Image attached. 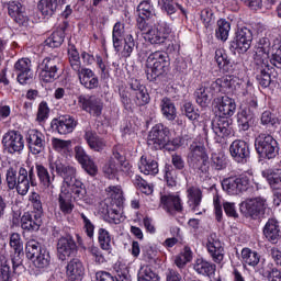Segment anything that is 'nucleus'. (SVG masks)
<instances>
[{"label": "nucleus", "mask_w": 281, "mask_h": 281, "mask_svg": "<svg viewBox=\"0 0 281 281\" xmlns=\"http://www.w3.org/2000/svg\"><path fill=\"white\" fill-rule=\"evenodd\" d=\"M85 139L88 146L91 148V150H95L97 153H100L101 150H104V148H106V142H104V138H101L100 136H98V134L92 130L86 131Z\"/></svg>", "instance_id": "473e14b6"}, {"label": "nucleus", "mask_w": 281, "mask_h": 281, "mask_svg": "<svg viewBox=\"0 0 281 281\" xmlns=\"http://www.w3.org/2000/svg\"><path fill=\"white\" fill-rule=\"evenodd\" d=\"M65 41V31L63 29L53 32V34L45 41L47 47H60Z\"/></svg>", "instance_id": "8fccbe9b"}, {"label": "nucleus", "mask_w": 281, "mask_h": 281, "mask_svg": "<svg viewBox=\"0 0 281 281\" xmlns=\"http://www.w3.org/2000/svg\"><path fill=\"white\" fill-rule=\"evenodd\" d=\"M138 281H159V276L153 271L150 266H142L137 273Z\"/></svg>", "instance_id": "de8ad7c7"}, {"label": "nucleus", "mask_w": 281, "mask_h": 281, "mask_svg": "<svg viewBox=\"0 0 281 281\" xmlns=\"http://www.w3.org/2000/svg\"><path fill=\"white\" fill-rule=\"evenodd\" d=\"M222 188L231 195L240 194L249 188V179L247 177H229L222 181Z\"/></svg>", "instance_id": "f8f14e48"}, {"label": "nucleus", "mask_w": 281, "mask_h": 281, "mask_svg": "<svg viewBox=\"0 0 281 281\" xmlns=\"http://www.w3.org/2000/svg\"><path fill=\"white\" fill-rule=\"evenodd\" d=\"M138 12V21H146L147 23H150V19L155 16V8H153V4H150V1L145 0L140 2L137 7Z\"/></svg>", "instance_id": "e433bc0d"}, {"label": "nucleus", "mask_w": 281, "mask_h": 281, "mask_svg": "<svg viewBox=\"0 0 281 281\" xmlns=\"http://www.w3.org/2000/svg\"><path fill=\"white\" fill-rule=\"evenodd\" d=\"M48 168L50 172H56L58 177H61V188L69 190L74 196V201H82L87 196V189L82 181L76 178V169L74 166L66 164L65 159L56 156L48 157Z\"/></svg>", "instance_id": "f257e3e1"}, {"label": "nucleus", "mask_w": 281, "mask_h": 281, "mask_svg": "<svg viewBox=\"0 0 281 281\" xmlns=\"http://www.w3.org/2000/svg\"><path fill=\"white\" fill-rule=\"evenodd\" d=\"M21 227L26 232H38L41 227V214L26 212L21 217Z\"/></svg>", "instance_id": "cd10ccee"}, {"label": "nucleus", "mask_w": 281, "mask_h": 281, "mask_svg": "<svg viewBox=\"0 0 281 281\" xmlns=\"http://www.w3.org/2000/svg\"><path fill=\"white\" fill-rule=\"evenodd\" d=\"M137 27L143 33L145 41L150 43V45H162L172 32L170 24L161 20H156V22L137 20Z\"/></svg>", "instance_id": "7ed1b4c3"}, {"label": "nucleus", "mask_w": 281, "mask_h": 281, "mask_svg": "<svg viewBox=\"0 0 281 281\" xmlns=\"http://www.w3.org/2000/svg\"><path fill=\"white\" fill-rule=\"evenodd\" d=\"M37 8L43 16H53L58 10V0H41Z\"/></svg>", "instance_id": "ea45409f"}, {"label": "nucleus", "mask_w": 281, "mask_h": 281, "mask_svg": "<svg viewBox=\"0 0 281 281\" xmlns=\"http://www.w3.org/2000/svg\"><path fill=\"white\" fill-rule=\"evenodd\" d=\"M254 35L251 31L247 27H241L237 30L235 42H233V47L239 53L245 54L251 47V41Z\"/></svg>", "instance_id": "6ab92c4d"}, {"label": "nucleus", "mask_w": 281, "mask_h": 281, "mask_svg": "<svg viewBox=\"0 0 281 281\" xmlns=\"http://www.w3.org/2000/svg\"><path fill=\"white\" fill-rule=\"evenodd\" d=\"M106 214L114 225H120L122 223V205L112 204V206L108 207Z\"/></svg>", "instance_id": "6e6d98bb"}, {"label": "nucleus", "mask_w": 281, "mask_h": 281, "mask_svg": "<svg viewBox=\"0 0 281 281\" xmlns=\"http://www.w3.org/2000/svg\"><path fill=\"white\" fill-rule=\"evenodd\" d=\"M2 144L10 155L21 153L25 148V139L23 135L16 131L7 132L2 137Z\"/></svg>", "instance_id": "9b49d317"}, {"label": "nucleus", "mask_w": 281, "mask_h": 281, "mask_svg": "<svg viewBox=\"0 0 281 281\" xmlns=\"http://www.w3.org/2000/svg\"><path fill=\"white\" fill-rule=\"evenodd\" d=\"M29 201L32 203L37 214L41 215L43 212V202L41 201V194H38L37 192H32L29 196Z\"/></svg>", "instance_id": "338daca9"}, {"label": "nucleus", "mask_w": 281, "mask_h": 281, "mask_svg": "<svg viewBox=\"0 0 281 281\" xmlns=\"http://www.w3.org/2000/svg\"><path fill=\"white\" fill-rule=\"evenodd\" d=\"M263 236L276 245L280 240V225L277 220H269L263 227Z\"/></svg>", "instance_id": "2f4dec72"}, {"label": "nucleus", "mask_w": 281, "mask_h": 281, "mask_svg": "<svg viewBox=\"0 0 281 281\" xmlns=\"http://www.w3.org/2000/svg\"><path fill=\"white\" fill-rule=\"evenodd\" d=\"M193 269L199 276H204L205 278H212L216 273V265L204 259H196Z\"/></svg>", "instance_id": "72a5a7b5"}, {"label": "nucleus", "mask_w": 281, "mask_h": 281, "mask_svg": "<svg viewBox=\"0 0 281 281\" xmlns=\"http://www.w3.org/2000/svg\"><path fill=\"white\" fill-rule=\"evenodd\" d=\"M57 202L60 212L65 215L71 214V212H74V207H76V205H74V195L65 187H61Z\"/></svg>", "instance_id": "a878e982"}, {"label": "nucleus", "mask_w": 281, "mask_h": 281, "mask_svg": "<svg viewBox=\"0 0 281 281\" xmlns=\"http://www.w3.org/2000/svg\"><path fill=\"white\" fill-rule=\"evenodd\" d=\"M211 166L215 170H225L227 168V156L223 153L212 154Z\"/></svg>", "instance_id": "603ef678"}, {"label": "nucleus", "mask_w": 281, "mask_h": 281, "mask_svg": "<svg viewBox=\"0 0 281 281\" xmlns=\"http://www.w3.org/2000/svg\"><path fill=\"white\" fill-rule=\"evenodd\" d=\"M108 199H111L112 205H124V193L122 192V187L110 186L105 189Z\"/></svg>", "instance_id": "4c0bfd02"}, {"label": "nucleus", "mask_w": 281, "mask_h": 281, "mask_svg": "<svg viewBox=\"0 0 281 281\" xmlns=\"http://www.w3.org/2000/svg\"><path fill=\"white\" fill-rule=\"evenodd\" d=\"M113 45L116 52H120V47H122V41L124 38V24L121 22H116L113 26L112 32Z\"/></svg>", "instance_id": "c03bdc74"}, {"label": "nucleus", "mask_w": 281, "mask_h": 281, "mask_svg": "<svg viewBox=\"0 0 281 281\" xmlns=\"http://www.w3.org/2000/svg\"><path fill=\"white\" fill-rule=\"evenodd\" d=\"M229 153L237 164H247L249 159V144L245 140H234L229 146Z\"/></svg>", "instance_id": "a211bd4d"}, {"label": "nucleus", "mask_w": 281, "mask_h": 281, "mask_svg": "<svg viewBox=\"0 0 281 281\" xmlns=\"http://www.w3.org/2000/svg\"><path fill=\"white\" fill-rule=\"evenodd\" d=\"M160 205L166 210V212H168V214H175V212H183V202H181V198H179V195H161Z\"/></svg>", "instance_id": "393cba45"}, {"label": "nucleus", "mask_w": 281, "mask_h": 281, "mask_svg": "<svg viewBox=\"0 0 281 281\" xmlns=\"http://www.w3.org/2000/svg\"><path fill=\"white\" fill-rule=\"evenodd\" d=\"M37 177L47 192V194H54V190H56V186H54V181L56 179V175H49V171L43 165H36Z\"/></svg>", "instance_id": "b1692460"}, {"label": "nucleus", "mask_w": 281, "mask_h": 281, "mask_svg": "<svg viewBox=\"0 0 281 281\" xmlns=\"http://www.w3.org/2000/svg\"><path fill=\"white\" fill-rule=\"evenodd\" d=\"M14 71L20 85H27V82L32 81L34 78V72H32V60H30V58L19 59L14 64Z\"/></svg>", "instance_id": "4468645a"}, {"label": "nucleus", "mask_w": 281, "mask_h": 281, "mask_svg": "<svg viewBox=\"0 0 281 281\" xmlns=\"http://www.w3.org/2000/svg\"><path fill=\"white\" fill-rule=\"evenodd\" d=\"M41 251H43V248H41V244H38V241L35 239H30L26 243L25 254L29 260H34L41 254Z\"/></svg>", "instance_id": "3c124183"}, {"label": "nucleus", "mask_w": 281, "mask_h": 281, "mask_svg": "<svg viewBox=\"0 0 281 281\" xmlns=\"http://www.w3.org/2000/svg\"><path fill=\"white\" fill-rule=\"evenodd\" d=\"M160 109L164 117L170 122L177 119V108L170 98L165 97L160 101Z\"/></svg>", "instance_id": "c9c22d12"}, {"label": "nucleus", "mask_w": 281, "mask_h": 281, "mask_svg": "<svg viewBox=\"0 0 281 281\" xmlns=\"http://www.w3.org/2000/svg\"><path fill=\"white\" fill-rule=\"evenodd\" d=\"M98 240L101 249L104 251H111V243L113 238H111V234L105 228H99L98 231Z\"/></svg>", "instance_id": "09e8293b"}, {"label": "nucleus", "mask_w": 281, "mask_h": 281, "mask_svg": "<svg viewBox=\"0 0 281 281\" xmlns=\"http://www.w3.org/2000/svg\"><path fill=\"white\" fill-rule=\"evenodd\" d=\"M133 183L143 194H153V186L148 184L140 176H134Z\"/></svg>", "instance_id": "4d7b16f0"}, {"label": "nucleus", "mask_w": 281, "mask_h": 281, "mask_svg": "<svg viewBox=\"0 0 281 281\" xmlns=\"http://www.w3.org/2000/svg\"><path fill=\"white\" fill-rule=\"evenodd\" d=\"M138 169L143 175L155 176L159 173V164L148 156H142L138 161Z\"/></svg>", "instance_id": "c756f323"}, {"label": "nucleus", "mask_w": 281, "mask_h": 281, "mask_svg": "<svg viewBox=\"0 0 281 281\" xmlns=\"http://www.w3.org/2000/svg\"><path fill=\"white\" fill-rule=\"evenodd\" d=\"M79 102H81L83 111H87L95 117H100V115H102V109H104L102 100L95 97H83L80 98Z\"/></svg>", "instance_id": "5701e85b"}, {"label": "nucleus", "mask_w": 281, "mask_h": 281, "mask_svg": "<svg viewBox=\"0 0 281 281\" xmlns=\"http://www.w3.org/2000/svg\"><path fill=\"white\" fill-rule=\"evenodd\" d=\"M80 217L83 221V229L88 236V238H93V234L95 232V225L91 223V220L85 215V213H80Z\"/></svg>", "instance_id": "0e129e2a"}, {"label": "nucleus", "mask_w": 281, "mask_h": 281, "mask_svg": "<svg viewBox=\"0 0 281 281\" xmlns=\"http://www.w3.org/2000/svg\"><path fill=\"white\" fill-rule=\"evenodd\" d=\"M189 166L199 175L207 172L210 166V157L205 153V147L199 145H191L188 155Z\"/></svg>", "instance_id": "0eeeda50"}, {"label": "nucleus", "mask_w": 281, "mask_h": 281, "mask_svg": "<svg viewBox=\"0 0 281 281\" xmlns=\"http://www.w3.org/2000/svg\"><path fill=\"white\" fill-rule=\"evenodd\" d=\"M80 85H82L86 89H98L100 81L98 80V76L95 72L89 68H80L77 71Z\"/></svg>", "instance_id": "bb28decb"}, {"label": "nucleus", "mask_w": 281, "mask_h": 281, "mask_svg": "<svg viewBox=\"0 0 281 281\" xmlns=\"http://www.w3.org/2000/svg\"><path fill=\"white\" fill-rule=\"evenodd\" d=\"M271 190H281V169H266L261 172Z\"/></svg>", "instance_id": "f704fd0d"}, {"label": "nucleus", "mask_w": 281, "mask_h": 281, "mask_svg": "<svg viewBox=\"0 0 281 281\" xmlns=\"http://www.w3.org/2000/svg\"><path fill=\"white\" fill-rule=\"evenodd\" d=\"M206 249L213 262H216V265H221V262L225 260V248H223V244L216 233H212L207 237Z\"/></svg>", "instance_id": "ddd939ff"}, {"label": "nucleus", "mask_w": 281, "mask_h": 281, "mask_svg": "<svg viewBox=\"0 0 281 281\" xmlns=\"http://www.w3.org/2000/svg\"><path fill=\"white\" fill-rule=\"evenodd\" d=\"M12 279V269L10 261L5 260L0 265V281H10Z\"/></svg>", "instance_id": "e2e57ef3"}, {"label": "nucleus", "mask_w": 281, "mask_h": 281, "mask_svg": "<svg viewBox=\"0 0 281 281\" xmlns=\"http://www.w3.org/2000/svg\"><path fill=\"white\" fill-rule=\"evenodd\" d=\"M8 12L11 19L19 25H27V15H25V7L19 1H9Z\"/></svg>", "instance_id": "4be33fe9"}, {"label": "nucleus", "mask_w": 281, "mask_h": 281, "mask_svg": "<svg viewBox=\"0 0 281 281\" xmlns=\"http://www.w3.org/2000/svg\"><path fill=\"white\" fill-rule=\"evenodd\" d=\"M241 260L248 267H257L260 263V255L249 248H244L241 250Z\"/></svg>", "instance_id": "79ce46f5"}, {"label": "nucleus", "mask_w": 281, "mask_h": 281, "mask_svg": "<svg viewBox=\"0 0 281 281\" xmlns=\"http://www.w3.org/2000/svg\"><path fill=\"white\" fill-rule=\"evenodd\" d=\"M52 145H53L54 150H56L57 153H67V150H69V148H71V140L53 138Z\"/></svg>", "instance_id": "052dcab7"}, {"label": "nucleus", "mask_w": 281, "mask_h": 281, "mask_svg": "<svg viewBox=\"0 0 281 281\" xmlns=\"http://www.w3.org/2000/svg\"><path fill=\"white\" fill-rule=\"evenodd\" d=\"M9 245L15 254H21L23 251V240H21V235L19 233L11 234Z\"/></svg>", "instance_id": "bf43d9fd"}, {"label": "nucleus", "mask_w": 281, "mask_h": 281, "mask_svg": "<svg viewBox=\"0 0 281 281\" xmlns=\"http://www.w3.org/2000/svg\"><path fill=\"white\" fill-rule=\"evenodd\" d=\"M124 167L120 165V162H115V159H110L104 166H103V173L108 179H115Z\"/></svg>", "instance_id": "a19ab883"}, {"label": "nucleus", "mask_w": 281, "mask_h": 281, "mask_svg": "<svg viewBox=\"0 0 281 281\" xmlns=\"http://www.w3.org/2000/svg\"><path fill=\"white\" fill-rule=\"evenodd\" d=\"M26 142L32 155H41L45 150V135L37 130L27 131Z\"/></svg>", "instance_id": "dca6fc26"}, {"label": "nucleus", "mask_w": 281, "mask_h": 281, "mask_svg": "<svg viewBox=\"0 0 281 281\" xmlns=\"http://www.w3.org/2000/svg\"><path fill=\"white\" fill-rule=\"evenodd\" d=\"M131 89L133 91V101L136 106H146L150 102V94H148V89L146 86L142 85L139 80L132 79Z\"/></svg>", "instance_id": "aec40b11"}, {"label": "nucleus", "mask_w": 281, "mask_h": 281, "mask_svg": "<svg viewBox=\"0 0 281 281\" xmlns=\"http://www.w3.org/2000/svg\"><path fill=\"white\" fill-rule=\"evenodd\" d=\"M78 122L70 115H63L52 121V128H55L59 135L74 133Z\"/></svg>", "instance_id": "412c9836"}, {"label": "nucleus", "mask_w": 281, "mask_h": 281, "mask_svg": "<svg viewBox=\"0 0 281 281\" xmlns=\"http://www.w3.org/2000/svg\"><path fill=\"white\" fill-rule=\"evenodd\" d=\"M220 116L212 121V131L216 135L217 142L232 135V115L236 113V101L227 95L215 99Z\"/></svg>", "instance_id": "f03ea898"}, {"label": "nucleus", "mask_w": 281, "mask_h": 281, "mask_svg": "<svg viewBox=\"0 0 281 281\" xmlns=\"http://www.w3.org/2000/svg\"><path fill=\"white\" fill-rule=\"evenodd\" d=\"M170 142V130L162 124L154 126L147 137V144L155 150H161L166 148V145Z\"/></svg>", "instance_id": "9d476101"}, {"label": "nucleus", "mask_w": 281, "mask_h": 281, "mask_svg": "<svg viewBox=\"0 0 281 281\" xmlns=\"http://www.w3.org/2000/svg\"><path fill=\"white\" fill-rule=\"evenodd\" d=\"M42 82H54L60 78V58L46 57L38 66Z\"/></svg>", "instance_id": "6e6552de"}, {"label": "nucleus", "mask_w": 281, "mask_h": 281, "mask_svg": "<svg viewBox=\"0 0 281 281\" xmlns=\"http://www.w3.org/2000/svg\"><path fill=\"white\" fill-rule=\"evenodd\" d=\"M237 124L240 131H247L248 128L251 127V124H254V115L247 112V110H241L237 114Z\"/></svg>", "instance_id": "a18cd8bd"}, {"label": "nucleus", "mask_w": 281, "mask_h": 281, "mask_svg": "<svg viewBox=\"0 0 281 281\" xmlns=\"http://www.w3.org/2000/svg\"><path fill=\"white\" fill-rule=\"evenodd\" d=\"M214 93L216 91L212 88V83H206L195 91V100L200 106H207Z\"/></svg>", "instance_id": "7c9ffc66"}, {"label": "nucleus", "mask_w": 281, "mask_h": 281, "mask_svg": "<svg viewBox=\"0 0 281 281\" xmlns=\"http://www.w3.org/2000/svg\"><path fill=\"white\" fill-rule=\"evenodd\" d=\"M66 274L69 280H82V276H85V266L80 259H72L66 266Z\"/></svg>", "instance_id": "c85d7f7f"}, {"label": "nucleus", "mask_w": 281, "mask_h": 281, "mask_svg": "<svg viewBox=\"0 0 281 281\" xmlns=\"http://www.w3.org/2000/svg\"><path fill=\"white\" fill-rule=\"evenodd\" d=\"M255 148L262 159H276L280 151L278 140L270 134L261 133L255 139Z\"/></svg>", "instance_id": "423d86ee"}, {"label": "nucleus", "mask_w": 281, "mask_h": 281, "mask_svg": "<svg viewBox=\"0 0 281 281\" xmlns=\"http://www.w3.org/2000/svg\"><path fill=\"white\" fill-rule=\"evenodd\" d=\"M7 186L9 190H16L18 194L25 196L30 192V178H27V169L21 167L16 175V168L10 167L5 175Z\"/></svg>", "instance_id": "20e7f679"}, {"label": "nucleus", "mask_w": 281, "mask_h": 281, "mask_svg": "<svg viewBox=\"0 0 281 281\" xmlns=\"http://www.w3.org/2000/svg\"><path fill=\"white\" fill-rule=\"evenodd\" d=\"M211 85L215 93H234V91L240 87L238 83V78L234 76L221 77L211 82Z\"/></svg>", "instance_id": "2eb2a0df"}, {"label": "nucleus", "mask_w": 281, "mask_h": 281, "mask_svg": "<svg viewBox=\"0 0 281 281\" xmlns=\"http://www.w3.org/2000/svg\"><path fill=\"white\" fill-rule=\"evenodd\" d=\"M241 207L245 210L247 216H250L254 221H258L265 218V214L269 210V204L265 198H255L243 202Z\"/></svg>", "instance_id": "1a4fd4ad"}, {"label": "nucleus", "mask_w": 281, "mask_h": 281, "mask_svg": "<svg viewBox=\"0 0 281 281\" xmlns=\"http://www.w3.org/2000/svg\"><path fill=\"white\" fill-rule=\"evenodd\" d=\"M170 65L168 61V54L157 50L147 57L146 67H147V76L150 80H157L159 76H164L166 74V69Z\"/></svg>", "instance_id": "39448f33"}, {"label": "nucleus", "mask_w": 281, "mask_h": 281, "mask_svg": "<svg viewBox=\"0 0 281 281\" xmlns=\"http://www.w3.org/2000/svg\"><path fill=\"white\" fill-rule=\"evenodd\" d=\"M261 124L263 126H276L279 124V121L270 111H265L261 114Z\"/></svg>", "instance_id": "69168bd1"}, {"label": "nucleus", "mask_w": 281, "mask_h": 281, "mask_svg": "<svg viewBox=\"0 0 281 281\" xmlns=\"http://www.w3.org/2000/svg\"><path fill=\"white\" fill-rule=\"evenodd\" d=\"M47 117H49V105H47V102L42 101L37 108L36 120L37 122H45Z\"/></svg>", "instance_id": "680f3d73"}, {"label": "nucleus", "mask_w": 281, "mask_h": 281, "mask_svg": "<svg viewBox=\"0 0 281 281\" xmlns=\"http://www.w3.org/2000/svg\"><path fill=\"white\" fill-rule=\"evenodd\" d=\"M37 269H45L52 262V256L47 249H42L41 252L33 259Z\"/></svg>", "instance_id": "864d4df0"}, {"label": "nucleus", "mask_w": 281, "mask_h": 281, "mask_svg": "<svg viewBox=\"0 0 281 281\" xmlns=\"http://www.w3.org/2000/svg\"><path fill=\"white\" fill-rule=\"evenodd\" d=\"M165 179L171 188L177 186V171L170 166L165 167Z\"/></svg>", "instance_id": "774afa93"}, {"label": "nucleus", "mask_w": 281, "mask_h": 281, "mask_svg": "<svg viewBox=\"0 0 281 281\" xmlns=\"http://www.w3.org/2000/svg\"><path fill=\"white\" fill-rule=\"evenodd\" d=\"M187 194L189 199V205L193 206L192 210H196V207L201 205V200L203 199V193L201 192V189L196 187H191L187 190Z\"/></svg>", "instance_id": "37998d69"}, {"label": "nucleus", "mask_w": 281, "mask_h": 281, "mask_svg": "<svg viewBox=\"0 0 281 281\" xmlns=\"http://www.w3.org/2000/svg\"><path fill=\"white\" fill-rule=\"evenodd\" d=\"M232 30V24L227 20H218L217 29L215 30L216 38L220 41H227L229 38V31Z\"/></svg>", "instance_id": "49530a36"}, {"label": "nucleus", "mask_w": 281, "mask_h": 281, "mask_svg": "<svg viewBox=\"0 0 281 281\" xmlns=\"http://www.w3.org/2000/svg\"><path fill=\"white\" fill-rule=\"evenodd\" d=\"M215 61L220 69H227V65H229V57L227 56V52L223 48H218L215 50Z\"/></svg>", "instance_id": "13d9d810"}, {"label": "nucleus", "mask_w": 281, "mask_h": 281, "mask_svg": "<svg viewBox=\"0 0 281 281\" xmlns=\"http://www.w3.org/2000/svg\"><path fill=\"white\" fill-rule=\"evenodd\" d=\"M188 262H192V250L189 247H184L183 251L175 259V265L178 269H183Z\"/></svg>", "instance_id": "5fc2aeb1"}, {"label": "nucleus", "mask_w": 281, "mask_h": 281, "mask_svg": "<svg viewBox=\"0 0 281 281\" xmlns=\"http://www.w3.org/2000/svg\"><path fill=\"white\" fill-rule=\"evenodd\" d=\"M76 251H78V246L72 237H61L57 241V256L59 260H67V258H71V256H76Z\"/></svg>", "instance_id": "f3484780"}, {"label": "nucleus", "mask_w": 281, "mask_h": 281, "mask_svg": "<svg viewBox=\"0 0 281 281\" xmlns=\"http://www.w3.org/2000/svg\"><path fill=\"white\" fill-rule=\"evenodd\" d=\"M68 60L74 71H80V69H82L80 53H78V48H76L74 44H68Z\"/></svg>", "instance_id": "58836bf2"}]
</instances>
